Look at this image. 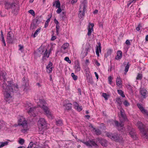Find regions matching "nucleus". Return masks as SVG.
<instances>
[{"label": "nucleus", "instance_id": "774afa93", "mask_svg": "<svg viewBox=\"0 0 148 148\" xmlns=\"http://www.w3.org/2000/svg\"><path fill=\"white\" fill-rule=\"evenodd\" d=\"M54 21L55 23L56 24V25H59V22H58L56 20V18L54 20Z\"/></svg>", "mask_w": 148, "mask_h": 148}, {"label": "nucleus", "instance_id": "f03ea898", "mask_svg": "<svg viewBox=\"0 0 148 148\" xmlns=\"http://www.w3.org/2000/svg\"><path fill=\"white\" fill-rule=\"evenodd\" d=\"M18 125L21 127V131L25 133L29 130L27 121L23 116H19L18 118Z\"/></svg>", "mask_w": 148, "mask_h": 148}, {"label": "nucleus", "instance_id": "4c0bfd02", "mask_svg": "<svg viewBox=\"0 0 148 148\" xmlns=\"http://www.w3.org/2000/svg\"><path fill=\"white\" fill-rule=\"evenodd\" d=\"M130 65L128 63L127 64L126 66L125 69V74L128 71V69L129 68Z\"/></svg>", "mask_w": 148, "mask_h": 148}, {"label": "nucleus", "instance_id": "58836bf2", "mask_svg": "<svg viewBox=\"0 0 148 148\" xmlns=\"http://www.w3.org/2000/svg\"><path fill=\"white\" fill-rule=\"evenodd\" d=\"M137 0H130L127 3V5L129 6L132 3H135Z\"/></svg>", "mask_w": 148, "mask_h": 148}, {"label": "nucleus", "instance_id": "37998d69", "mask_svg": "<svg viewBox=\"0 0 148 148\" xmlns=\"http://www.w3.org/2000/svg\"><path fill=\"white\" fill-rule=\"evenodd\" d=\"M108 79L109 83L111 85L112 84V80L113 79V78L111 76H110L108 77Z\"/></svg>", "mask_w": 148, "mask_h": 148}, {"label": "nucleus", "instance_id": "0e129e2a", "mask_svg": "<svg viewBox=\"0 0 148 148\" xmlns=\"http://www.w3.org/2000/svg\"><path fill=\"white\" fill-rule=\"evenodd\" d=\"M126 44L128 45H130V41L128 40H127L125 42Z\"/></svg>", "mask_w": 148, "mask_h": 148}, {"label": "nucleus", "instance_id": "b1692460", "mask_svg": "<svg viewBox=\"0 0 148 148\" xmlns=\"http://www.w3.org/2000/svg\"><path fill=\"white\" fill-rule=\"evenodd\" d=\"M117 55L116 56L115 59L118 60L121 58L122 56V52L121 51H119L117 52Z\"/></svg>", "mask_w": 148, "mask_h": 148}, {"label": "nucleus", "instance_id": "1a4fd4ad", "mask_svg": "<svg viewBox=\"0 0 148 148\" xmlns=\"http://www.w3.org/2000/svg\"><path fill=\"white\" fill-rule=\"evenodd\" d=\"M7 41L10 43H12L14 40V35L13 33L10 31L7 34Z\"/></svg>", "mask_w": 148, "mask_h": 148}, {"label": "nucleus", "instance_id": "423d86ee", "mask_svg": "<svg viewBox=\"0 0 148 148\" xmlns=\"http://www.w3.org/2000/svg\"><path fill=\"white\" fill-rule=\"evenodd\" d=\"M121 117H120V120L121 121V123H119L118 121H114L115 125L118 127H122L123 125L122 122L126 121L127 119L123 110L120 109Z\"/></svg>", "mask_w": 148, "mask_h": 148}, {"label": "nucleus", "instance_id": "aec40b11", "mask_svg": "<svg viewBox=\"0 0 148 148\" xmlns=\"http://www.w3.org/2000/svg\"><path fill=\"white\" fill-rule=\"evenodd\" d=\"M98 46H97V48L96 49V54L98 56H99V52H101V44L100 42H98L97 43Z\"/></svg>", "mask_w": 148, "mask_h": 148}, {"label": "nucleus", "instance_id": "ea45409f", "mask_svg": "<svg viewBox=\"0 0 148 148\" xmlns=\"http://www.w3.org/2000/svg\"><path fill=\"white\" fill-rule=\"evenodd\" d=\"M56 125L58 126L62 125V121L61 120H58L56 121Z\"/></svg>", "mask_w": 148, "mask_h": 148}, {"label": "nucleus", "instance_id": "5fc2aeb1", "mask_svg": "<svg viewBox=\"0 0 148 148\" xmlns=\"http://www.w3.org/2000/svg\"><path fill=\"white\" fill-rule=\"evenodd\" d=\"M34 143L32 142H31L29 144L27 148H32L33 146Z\"/></svg>", "mask_w": 148, "mask_h": 148}, {"label": "nucleus", "instance_id": "39448f33", "mask_svg": "<svg viewBox=\"0 0 148 148\" xmlns=\"http://www.w3.org/2000/svg\"><path fill=\"white\" fill-rule=\"evenodd\" d=\"M107 136L110 138L112 140L116 142H119L122 140V138L120 136V135L117 133H112L110 132L106 134Z\"/></svg>", "mask_w": 148, "mask_h": 148}, {"label": "nucleus", "instance_id": "69168bd1", "mask_svg": "<svg viewBox=\"0 0 148 148\" xmlns=\"http://www.w3.org/2000/svg\"><path fill=\"white\" fill-rule=\"evenodd\" d=\"M19 47V50H21L22 49H23V46H22L21 45H19L18 46Z\"/></svg>", "mask_w": 148, "mask_h": 148}, {"label": "nucleus", "instance_id": "393cba45", "mask_svg": "<svg viewBox=\"0 0 148 148\" xmlns=\"http://www.w3.org/2000/svg\"><path fill=\"white\" fill-rule=\"evenodd\" d=\"M46 102L43 99H39L38 101L37 102V105L39 106V105H40L42 106L43 105H46Z\"/></svg>", "mask_w": 148, "mask_h": 148}, {"label": "nucleus", "instance_id": "603ef678", "mask_svg": "<svg viewBox=\"0 0 148 148\" xmlns=\"http://www.w3.org/2000/svg\"><path fill=\"white\" fill-rule=\"evenodd\" d=\"M102 96L105 98V99L107 100L108 99V97H107V94L106 93H103Z\"/></svg>", "mask_w": 148, "mask_h": 148}, {"label": "nucleus", "instance_id": "4468645a", "mask_svg": "<svg viewBox=\"0 0 148 148\" xmlns=\"http://www.w3.org/2000/svg\"><path fill=\"white\" fill-rule=\"evenodd\" d=\"M14 6L12 7V12L15 15H17L19 11V5L16 3L14 5Z\"/></svg>", "mask_w": 148, "mask_h": 148}, {"label": "nucleus", "instance_id": "e433bc0d", "mask_svg": "<svg viewBox=\"0 0 148 148\" xmlns=\"http://www.w3.org/2000/svg\"><path fill=\"white\" fill-rule=\"evenodd\" d=\"M87 82L89 83H92V78L90 76H87Z\"/></svg>", "mask_w": 148, "mask_h": 148}, {"label": "nucleus", "instance_id": "cd10ccee", "mask_svg": "<svg viewBox=\"0 0 148 148\" xmlns=\"http://www.w3.org/2000/svg\"><path fill=\"white\" fill-rule=\"evenodd\" d=\"M116 102L117 104L119 106H120L122 104L121 99L119 97H117L115 99Z\"/></svg>", "mask_w": 148, "mask_h": 148}, {"label": "nucleus", "instance_id": "72a5a7b5", "mask_svg": "<svg viewBox=\"0 0 148 148\" xmlns=\"http://www.w3.org/2000/svg\"><path fill=\"white\" fill-rule=\"evenodd\" d=\"M118 93L120 95L123 97H125V95L124 94V92L121 90H117Z\"/></svg>", "mask_w": 148, "mask_h": 148}, {"label": "nucleus", "instance_id": "6ab92c4d", "mask_svg": "<svg viewBox=\"0 0 148 148\" xmlns=\"http://www.w3.org/2000/svg\"><path fill=\"white\" fill-rule=\"evenodd\" d=\"M6 73L4 71H1L0 72V78L3 81L5 82L6 80Z\"/></svg>", "mask_w": 148, "mask_h": 148}, {"label": "nucleus", "instance_id": "052dcab7", "mask_svg": "<svg viewBox=\"0 0 148 148\" xmlns=\"http://www.w3.org/2000/svg\"><path fill=\"white\" fill-rule=\"evenodd\" d=\"M73 105L74 106V108H75L77 107H78L79 105V104L77 103L76 102H74L73 103Z\"/></svg>", "mask_w": 148, "mask_h": 148}, {"label": "nucleus", "instance_id": "412c9836", "mask_svg": "<svg viewBox=\"0 0 148 148\" xmlns=\"http://www.w3.org/2000/svg\"><path fill=\"white\" fill-rule=\"evenodd\" d=\"M74 68L76 71L78 72L80 70L81 68L80 67L78 61L75 62Z\"/></svg>", "mask_w": 148, "mask_h": 148}, {"label": "nucleus", "instance_id": "7ed1b4c3", "mask_svg": "<svg viewBox=\"0 0 148 148\" xmlns=\"http://www.w3.org/2000/svg\"><path fill=\"white\" fill-rule=\"evenodd\" d=\"M136 125L140 131L142 137L148 140V128L147 129V132L145 126L140 121H138L137 122Z\"/></svg>", "mask_w": 148, "mask_h": 148}, {"label": "nucleus", "instance_id": "bf43d9fd", "mask_svg": "<svg viewBox=\"0 0 148 148\" xmlns=\"http://www.w3.org/2000/svg\"><path fill=\"white\" fill-rule=\"evenodd\" d=\"M142 26L141 25V24H139L138 26V27L136 28V29L138 31H139L140 30V28L141 27H142Z\"/></svg>", "mask_w": 148, "mask_h": 148}, {"label": "nucleus", "instance_id": "f8f14e48", "mask_svg": "<svg viewBox=\"0 0 148 148\" xmlns=\"http://www.w3.org/2000/svg\"><path fill=\"white\" fill-rule=\"evenodd\" d=\"M137 105L141 112L143 114L145 115L148 116V112L144 108L141 104L138 103H137Z\"/></svg>", "mask_w": 148, "mask_h": 148}, {"label": "nucleus", "instance_id": "c756f323", "mask_svg": "<svg viewBox=\"0 0 148 148\" xmlns=\"http://www.w3.org/2000/svg\"><path fill=\"white\" fill-rule=\"evenodd\" d=\"M71 105L72 104L71 103H68L64 105L66 107V109L69 110L71 109Z\"/></svg>", "mask_w": 148, "mask_h": 148}, {"label": "nucleus", "instance_id": "680f3d73", "mask_svg": "<svg viewBox=\"0 0 148 148\" xmlns=\"http://www.w3.org/2000/svg\"><path fill=\"white\" fill-rule=\"evenodd\" d=\"M73 105L74 106V108H75L77 107H78L79 105V104L77 103L76 102H74L73 103Z\"/></svg>", "mask_w": 148, "mask_h": 148}, {"label": "nucleus", "instance_id": "0eeeda50", "mask_svg": "<svg viewBox=\"0 0 148 148\" xmlns=\"http://www.w3.org/2000/svg\"><path fill=\"white\" fill-rule=\"evenodd\" d=\"M39 105V106L42 108L44 110V111L47 117L50 119H52L53 118L52 114L50 111L47 107L46 106V105H43L42 106L40 105Z\"/></svg>", "mask_w": 148, "mask_h": 148}, {"label": "nucleus", "instance_id": "6e6d98bb", "mask_svg": "<svg viewBox=\"0 0 148 148\" xmlns=\"http://www.w3.org/2000/svg\"><path fill=\"white\" fill-rule=\"evenodd\" d=\"M64 60L69 63H70L71 62V61L69 60V58L68 57H66L64 58Z\"/></svg>", "mask_w": 148, "mask_h": 148}, {"label": "nucleus", "instance_id": "a211bd4d", "mask_svg": "<svg viewBox=\"0 0 148 148\" xmlns=\"http://www.w3.org/2000/svg\"><path fill=\"white\" fill-rule=\"evenodd\" d=\"M15 4V3H10L8 2H6L5 4V9L8 10L10 8H12L13 7H14V5Z\"/></svg>", "mask_w": 148, "mask_h": 148}, {"label": "nucleus", "instance_id": "9b49d317", "mask_svg": "<svg viewBox=\"0 0 148 148\" xmlns=\"http://www.w3.org/2000/svg\"><path fill=\"white\" fill-rule=\"evenodd\" d=\"M83 143L89 147H91L92 146L97 147V145L93 140H88L87 142H83Z\"/></svg>", "mask_w": 148, "mask_h": 148}, {"label": "nucleus", "instance_id": "c85d7f7f", "mask_svg": "<svg viewBox=\"0 0 148 148\" xmlns=\"http://www.w3.org/2000/svg\"><path fill=\"white\" fill-rule=\"evenodd\" d=\"M112 50L111 49H108L105 55V57L107 58L109 55H110L112 53Z\"/></svg>", "mask_w": 148, "mask_h": 148}, {"label": "nucleus", "instance_id": "8fccbe9b", "mask_svg": "<svg viewBox=\"0 0 148 148\" xmlns=\"http://www.w3.org/2000/svg\"><path fill=\"white\" fill-rule=\"evenodd\" d=\"M28 12L33 16L35 15V12L32 10H30Z\"/></svg>", "mask_w": 148, "mask_h": 148}, {"label": "nucleus", "instance_id": "f704fd0d", "mask_svg": "<svg viewBox=\"0 0 148 148\" xmlns=\"http://www.w3.org/2000/svg\"><path fill=\"white\" fill-rule=\"evenodd\" d=\"M52 16V15L51 14L49 18H48L47 20L45 22V27L46 28L47 27V26L48 25V23L50 21V18Z\"/></svg>", "mask_w": 148, "mask_h": 148}, {"label": "nucleus", "instance_id": "09e8293b", "mask_svg": "<svg viewBox=\"0 0 148 148\" xmlns=\"http://www.w3.org/2000/svg\"><path fill=\"white\" fill-rule=\"evenodd\" d=\"M76 110H77L78 111H80L82 110V106H78V107H77L75 108Z\"/></svg>", "mask_w": 148, "mask_h": 148}, {"label": "nucleus", "instance_id": "864d4df0", "mask_svg": "<svg viewBox=\"0 0 148 148\" xmlns=\"http://www.w3.org/2000/svg\"><path fill=\"white\" fill-rule=\"evenodd\" d=\"M23 91L25 92H27L29 88L27 86L25 85L23 88Z\"/></svg>", "mask_w": 148, "mask_h": 148}, {"label": "nucleus", "instance_id": "2f4dec72", "mask_svg": "<svg viewBox=\"0 0 148 148\" xmlns=\"http://www.w3.org/2000/svg\"><path fill=\"white\" fill-rule=\"evenodd\" d=\"M93 31V29L92 28H90V26H89L88 28V32L87 33V35L90 36L91 35V33Z\"/></svg>", "mask_w": 148, "mask_h": 148}, {"label": "nucleus", "instance_id": "9d476101", "mask_svg": "<svg viewBox=\"0 0 148 148\" xmlns=\"http://www.w3.org/2000/svg\"><path fill=\"white\" fill-rule=\"evenodd\" d=\"M127 129L131 137L133 139L136 140V136L135 132L134 130L131 127H128Z\"/></svg>", "mask_w": 148, "mask_h": 148}, {"label": "nucleus", "instance_id": "13d9d810", "mask_svg": "<svg viewBox=\"0 0 148 148\" xmlns=\"http://www.w3.org/2000/svg\"><path fill=\"white\" fill-rule=\"evenodd\" d=\"M53 64L51 62H49L46 68H48L50 67H52Z\"/></svg>", "mask_w": 148, "mask_h": 148}, {"label": "nucleus", "instance_id": "a18cd8bd", "mask_svg": "<svg viewBox=\"0 0 148 148\" xmlns=\"http://www.w3.org/2000/svg\"><path fill=\"white\" fill-rule=\"evenodd\" d=\"M124 105L126 107H127L130 105V103L127 100H125L123 102Z\"/></svg>", "mask_w": 148, "mask_h": 148}, {"label": "nucleus", "instance_id": "e2e57ef3", "mask_svg": "<svg viewBox=\"0 0 148 148\" xmlns=\"http://www.w3.org/2000/svg\"><path fill=\"white\" fill-rule=\"evenodd\" d=\"M58 8V9L57 10L56 12L58 13L59 14L61 12L62 10L60 8Z\"/></svg>", "mask_w": 148, "mask_h": 148}, {"label": "nucleus", "instance_id": "2eb2a0df", "mask_svg": "<svg viewBox=\"0 0 148 148\" xmlns=\"http://www.w3.org/2000/svg\"><path fill=\"white\" fill-rule=\"evenodd\" d=\"M69 46V44L68 43H64L62 46L61 51L63 53H66L67 52V49Z\"/></svg>", "mask_w": 148, "mask_h": 148}, {"label": "nucleus", "instance_id": "a19ab883", "mask_svg": "<svg viewBox=\"0 0 148 148\" xmlns=\"http://www.w3.org/2000/svg\"><path fill=\"white\" fill-rule=\"evenodd\" d=\"M143 75L142 74L138 73L137 77L136 78V79L137 80L140 79L141 80L142 78Z\"/></svg>", "mask_w": 148, "mask_h": 148}, {"label": "nucleus", "instance_id": "4be33fe9", "mask_svg": "<svg viewBox=\"0 0 148 148\" xmlns=\"http://www.w3.org/2000/svg\"><path fill=\"white\" fill-rule=\"evenodd\" d=\"M140 92L143 98H145L146 97V95L147 93V91L144 88L141 89L140 90Z\"/></svg>", "mask_w": 148, "mask_h": 148}, {"label": "nucleus", "instance_id": "79ce46f5", "mask_svg": "<svg viewBox=\"0 0 148 148\" xmlns=\"http://www.w3.org/2000/svg\"><path fill=\"white\" fill-rule=\"evenodd\" d=\"M0 39H1V40L2 42L3 43L4 46H6V43H5V41L4 38V36H2L1 37Z\"/></svg>", "mask_w": 148, "mask_h": 148}, {"label": "nucleus", "instance_id": "4d7b16f0", "mask_svg": "<svg viewBox=\"0 0 148 148\" xmlns=\"http://www.w3.org/2000/svg\"><path fill=\"white\" fill-rule=\"evenodd\" d=\"M31 104L30 103H27V104H26V105H25V107H26V108H26V109H27V110H29V109H28V108H29V107H30V106L31 105Z\"/></svg>", "mask_w": 148, "mask_h": 148}, {"label": "nucleus", "instance_id": "473e14b6", "mask_svg": "<svg viewBox=\"0 0 148 148\" xmlns=\"http://www.w3.org/2000/svg\"><path fill=\"white\" fill-rule=\"evenodd\" d=\"M8 142L7 141L5 142H0V148L2 147L3 146L8 145Z\"/></svg>", "mask_w": 148, "mask_h": 148}, {"label": "nucleus", "instance_id": "dca6fc26", "mask_svg": "<svg viewBox=\"0 0 148 148\" xmlns=\"http://www.w3.org/2000/svg\"><path fill=\"white\" fill-rule=\"evenodd\" d=\"M42 47H40L38 49L37 51H35L34 53V54L36 56H40L41 54H42L44 50H42Z\"/></svg>", "mask_w": 148, "mask_h": 148}, {"label": "nucleus", "instance_id": "c03bdc74", "mask_svg": "<svg viewBox=\"0 0 148 148\" xmlns=\"http://www.w3.org/2000/svg\"><path fill=\"white\" fill-rule=\"evenodd\" d=\"M19 143L22 145H23L25 142V140L24 139L22 138H20L19 140L18 141Z\"/></svg>", "mask_w": 148, "mask_h": 148}, {"label": "nucleus", "instance_id": "ddd939ff", "mask_svg": "<svg viewBox=\"0 0 148 148\" xmlns=\"http://www.w3.org/2000/svg\"><path fill=\"white\" fill-rule=\"evenodd\" d=\"M36 107H30L29 108V110H27L28 113L31 116H35L36 115V114L34 112L36 110Z\"/></svg>", "mask_w": 148, "mask_h": 148}, {"label": "nucleus", "instance_id": "de8ad7c7", "mask_svg": "<svg viewBox=\"0 0 148 148\" xmlns=\"http://www.w3.org/2000/svg\"><path fill=\"white\" fill-rule=\"evenodd\" d=\"M71 75L74 80H76L77 79V76L75 75L73 73H71Z\"/></svg>", "mask_w": 148, "mask_h": 148}, {"label": "nucleus", "instance_id": "3c124183", "mask_svg": "<svg viewBox=\"0 0 148 148\" xmlns=\"http://www.w3.org/2000/svg\"><path fill=\"white\" fill-rule=\"evenodd\" d=\"M56 7L57 8H60V3L59 1L56 2Z\"/></svg>", "mask_w": 148, "mask_h": 148}, {"label": "nucleus", "instance_id": "a878e982", "mask_svg": "<svg viewBox=\"0 0 148 148\" xmlns=\"http://www.w3.org/2000/svg\"><path fill=\"white\" fill-rule=\"evenodd\" d=\"M47 51V49H46L45 52L44 56L42 58V60H43L45 59H46V58H48L49 57V54L48 53Z\"/></svg>", "mask_w": 148, "mask_h": 148}, {"label": "nucleus", "instance_id": "20e7f679", "mask_svg": "<svg viewBox=\"0 0 148 148\" xmlns=\"http://www.w3.org/2000/svg\"><path fill=\"white\" fill-rule=\"evenodd\" d=\"M87 2L86 0L84 1L80 5L79 13L78 15L79 18H81L85 15V12L87 7Z\"/></svg>", "mask_w": 148, "mask_h": 148}, {"label": "nucleus", "instance_id": "5701e85b", "mask_svg": "<svg viewBox=\"0 0 148 148\" xmlns=\"http://www.w3.org/2000/svg\"><path fill=\"white\" fill-rule=\"evenodd\" d=\"M92 127L93 128L92 132L95 134L97 135H99L101 134V132L99 129H96L93 128L92 126Z\"/></svg>", "mask_w": 148, "mask_h": 148}, {"label": "nucleus", "instance_id": "7c9ffc66", "mask_svg": "<svg viewBox=\"0 0 148 148\" xmlns=\"http://www.w3.org/2000/svg\"><path fill=\"white\" fill-rule=\"evenodd\" d=\"M100 143L101 145L103 146H106L107 145V141L105 140L102 139Z\"/></svg>", "mask_w": 148, "mask_h": 148}, {"label": "nucleus", "instance_id": "c9c22d12", "mask_svg": "<svg viewBox=\"0 0 148 148\" xmlns=\"http://www.w3.org/2000/svg\"><path fill=\"white\" fill-rule=\"evenodd\" d=\"M41 29L40 28H39L37 29L34 34L33 36L34 38H35L36 36L38 34V33L40 32V31Z\"/></svg>", "mask_w": 148, "mask_h": 148}, {"label": "nucleus", "instance_id": "f257e3e1", "mask_svg": "<svg viewBox=\"0 0 148 148\" xmlns=\"http://www.w3.org/2000/svg\"><path fill=\"white\" fill-rule=\"evenodd\" d=\"M8 84L4 82L1 86V87L5 99L7 101L10 100L12 97V95L15 91H18V87L17 84H13L12 81L7 82Z\"/></svg>", "mask_w": 148, "mask_h": 148}, {"label": "nucleus", "instance_id": "f3484780", "mask_svg": "<svg viewBox=\"0 0 148 148\" xmlns=\"http://www.w3.org/2000/svg\"><path fill=\"white\" fill-rule=\"evenodd\" d=\"M122 81L119 76L117 77L116 80V84L119 88H121L122 86Z\"/></svg>", "mask_w": 148, "mask_h": 148}, {"label": "nucleus", "instance_id": "338daca9", "mask_svg": "<svg viewBox=\"0 0 148 148\" xmlns=\"http://www.w3.org/2000/svg\"><path fill=\"white\" fill-rule=\"evenodd\" d=\"M56 38L55 36H53L51 39V40L52 41L56 39Z\"/></svg>", "mask_w": 148, "mask_h": 148}, {"label": "nucleus", "instance_id": "49530a36", "mask_svg": "<svg viewBox=\"0 0 148 148\" xmlns=\"http://www.w3.org/2000/svg\"><path fill=\"white\" fill-rule=\"evenodd\" d=\"M52 68L53 67H50L48 68H47V72L49 73L51 72L52 71Z\"/></svg>", "mask_w": 148, "mask_h": 148}, {"label": "nucleus", "instance_id": "6e6552de", "mask_svg": "<svg viewBox=\"0 0 148 148\" xmlns=\"http://www.w3.org/2000/svg\"><path fill=\"white\" fill-rule=\"evenodd\" d=\"M38 124L39 129H40L41 130L46 126V123L45 119L43 118H40L39 119Z\"/></svg>", "mask_w": 148, "mask_h": 148}, {"label": "nucleus", "instance_id": "bb28decb", "mask_svg": "<svg viewBox=\"0 0 148 148\" xmlns=\"http://www.w3.org/2000/svg\"><path fill=\"white\" fill-rule=\"evenodd\" d=\"M38 21V19L36 18V19H34L33 21V23L31 25V27H32L33 28H36V24L37 23Z\"/></svg>", "mask_w": 148, "mask_h": 148}]
</instances>
